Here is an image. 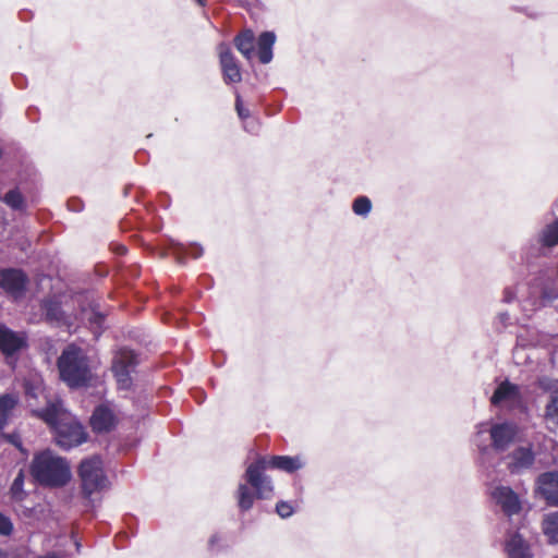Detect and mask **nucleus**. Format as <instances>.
<instances>
[{
  "label": "nucleus",
  "mask_w": 558,
  "mask_h": 558,
  "mask_svg": "<svg viewBox=\"0 0 558 558\" xmlns=\"http://www.w3.org/2000/svg\"><path fill=\"white\" fill-rule=\"evenodd\" d=\"M0 201L13 210L23 211L26 208L25 198L17 189L10 190L3 196L0 195Z\"/></svg>",
  "instance_id": "nucleus-20"
},
{
  "label": "nucleus",
  "mask_w": 558,
  "mask_h": 558,
  "mask_svg": "<svg viewBox=\"0 0 558 558\" xmlns=\"http://www.w3.org/2000/svg\"><path fill=\"white\" fill-rule=\"evenodd\" d=\"M543 295H544V298H546V299H548V300H555V299H557V298H558V290H554V291H551V292H550V293H548V294L544 291V294H543Z\"/></svg>",
  "instance_id": "nucleus-35"
},
{
  "label": "nucleus",
  "mask_w": 558,
  "mask_h": 558,
  "mask_svg": "<svg viewBox=\"0 0 558 558\" xmlns=\"http://www.w3.org/2000/svg\"><path fill=\"white\" fill-rule=\"evenodd\" d=\"M78 474L82 482V492L86 498L101 490L107 485V478L102 469V461L94 456L81 462Z\"/></svg>",
  "instance_id": "nucleus-5"
},
{
  "label": "nucleus",
  "mask_w": 558,
  "mask_h": 558,
  "mask_svg": "<svg viewBox=\"0 0 558 558\" xmlns=\"http://www.w3.org/2000/svg\"><path fill=\"white\" fill-rule=\"evenodd\" d=\"M23 486H24V475L22 472H20L16 475V477L14 478V481L11 485V488H10L11 496L15 501H22L24 499L26 494L23 489Z\"/></svg>",
  "instance_id": "nucleus-26"
},
{
  "label": "nucleus",
  "mask_w": 558,
  "mask_h": 558,
  "mask_svg": "<svg viewBox=\"0 0 558 558\" xmlns=\"http://www.w3.org/2000/svg\"><path fill=\"white\" fill-rule=\"evenodd\" d=\"M497 319L498 322L502 325V326H506L510 319L509 317V314L504 312V313H500L498 316H497Z\"/></svg>",
  "instance_id": "nucleus-34"
},
{
  "label": "nucleus",
  "mask_w": 558,
  "mask_h": 558,
  "mask_svg": "<svg viewBox=\"0 0 558 558\" xmlns=\"http://www.w3.org/2000/svg\"><path fill=\"white\" fill-rule=\"evenodd\" d=\"M119 252L124 253L125 252V247L119 248Z\"/></svg>",
  "instance_id": "nucleus-41"
},
{
  "label": "nucleus",
  "mask_w": 558,
  "mask_h": 558,
  "mask_svg": "<svg viewBox=\"0 0 558 558\" xmlns=\"http://www.w3.org/2000/svg\"><path fill=\"white\" fill-rule=\"evenodd\" d=\"M26 343V338L23 333L15 332L4 325H0V350L11 355L22 349Z\"/></svg>",
  "instance_id": "nucleus-13"
},
{
  "label": "nucleus",
  "mask_w": 558,
  "mask_h": 558,
  "mask_svg": "<svg viewBox=\"0 0 558 558\" xmlns=\"http://www.w3.org/2000/svg\"><path fill=\"white\" fill-rule=\"evenodd\" d=\"M19 402L20 398L16 393H4L0 396V429L8 425Z\"/></svg>",
  "instance_id": "nucleus-17"
},
{
  "label": "nucleus",
  "mask_w": 558,
  "mask_h": 558,
  "mask_svg": "<svg viewBox=\"0 0 558 558\" xmlns=\"http://www.w3.org/2000/svg\"><path fill=\"white\" fill-rule=\"evenodd\" d=\"M492 496L507 515L515 514L521 510L520 499L510 487L498 486L493 490Z\"/></svg>",
  "instance_id": "nucleus-10"
},
{
  "label": "nucleus",
  "mask_w": 558,
  "mask_h": 558,
  "mask_svg": "<svg viewBox=\"0 0 558 558\" xmlns=\"http://www.w3.org/2000/svg\"><path fill=\"white\" fill-rule=\"evenodd\" d=\"M39 558H58V556H57L56 554H53V553H52V554H47V555H45V556H41V557H39Z\"/></svg>",
  "instance_id": "nucleus-37"
},
{
  "label": "nucleus",
  "mask_w": 558,
  "mask_h": 558,
  "mask_svg": "<svg viewBox=\"0 0 558 558\" xmlns=\"http://www.w3.org/2000/svg\"><path fill=\"white\" fill-rule=\"evenodd\" d=\"M0 558H4V555L1 550H0Z\"/></svg>",
  "instance_id": "nucleus-43"
},
{
  "label": "nucleus",
  "mask_w": 558,
  "mask_h": 558,
  "mask_svg": "<svg viewBox=\"0 0 558 558\" xmlns=\"http://www.w3.org/2000/svg\"><path fill=\"white\" fill-rule=\"evenodd\" d=\"M46 318L50 322L61 323L63 320V312L57 301L47 300L44 302Z\"/></svg>",
  "instance_id": "nucleus-24"
},
{
  "label": "nucleus",
  "mask_w": 558,
  "mask_h": 558,
  "mask_svg": "<svg viewBox=\"0 0 558 558\" xmlns=\"http://www.w3.org/2000/svg\"><path fill=\"white\" fill-rule=\"evenodd\" d=\"M489 434L493 447L497 451H505L514 440L517 435V426L511 423H500L490 425L489 423H481L474 441L478 448H482V436Z\"/></svg>",
  "instance_id": "nucleus-6"
},
{
  "label": "nucleus",
  "mask_w": 558,
  "mask_h": 558,
  "mask_svg": "<svg viewBox=\"0 0 558 558\" xmlns=\"http://www.w3.org/2000/svg\"><path fill=\"white\" fill-rule=\"evenodd\" d=\"M60 379L70 388L87 386L93 379L90 361L86 352L76 344L66 345L57 361Z\"/></svg>",
  "instance_id": "nucleus-2"
},
{
  "label": "nucleus",
  "mask_w": 558,
  "mask_h": 558,
  "mask_svg": "<svg viewBox=\"0 0 558 558\" xmlns=\"http://www.w3.org/2000/svg\"><path fill=\"white\" fill-rule=\"evenodd\" d=\"M545 416L549 423L558 425V395L551 396L550 401L546 405Z\"/></svg>",
  "instance_id": "nucleus-28"
},
{
  "label": "nucleus",
  "mask_w": 558,
  "mask_h": 558,
  "mask_svg": "<svg viewBox=\"0 0 558 558\" xmlns=\"http://www.w3.org/2000/svg\"><path fill=\"white\" fill-rule=\"evenodd\" d=\"M534 459L531 447H518L507 456V466L511 473H519L531 468Z\"/></svg>",
  "instance_id": "nucleus-12"
},
{
  "label": "nucleus",
  "mask_w": 558,
  "mask_h": 558,
  "mask_svg": "<svg viewBox=\"0 0 558 558\" xmlns=\"http://www.w3.org/2000/svg\"><path fill=\"white\" fill-rule=\"evenodd\" d=\"M29 469L32 476L44 486L62 487L71 480L68 461L50 449L36 453Z\"/></svg>",
  "instance_id": "nucleus-4"
},
{
  "label": "nucleus",
  "mask_w": 558,
  "mask_h": 558,
  "mask_svg": "<svg viewBox=\"0 0 558 558\" xmlns=\"http://www.w3.org/2000/svg\"><path fill=\"white\" fill-rule=\"evenodd\" d=\"M267 466L292 473L303 466V461L299 457L274 456L268 462L259 459L251 463L246 469L245 478L260 499L270 498L274 490L270 478L264 474Z\"/></svg>",
  "instance_id": "nucleus-3"
},
{
  "label": "nucleus",
  "mask_w": 558,
  "mask_h": 558,
  "mask_svg": "<svg viewBox=\"0 0 558 558\" xmlns=\"http://www.w3.org/2000/svg\"><path fill=\"white\" fill-rule=\"evenodd\" d=\"M25 393L28 398L38 399L44 395V381L40 376H29L24 381Z\"/></svg>",
  "instance_id": "nucleus-22"
},
{
  "label": "nucleus",
  "mask_w": 558,
  "mask_h": 558,
  "mask_svg": "<svg viewBox=\"0 0 558 558\" xmlns=\"http://www.w3.org/2000/svg\"><path fill=\"white\" fill-rule=\"evenodd\" d=\"M235 47L236 49L245 57L247 60H251L254 54V41L255 37L252 31H245L241 33L235 38Z\"/></svg>",
  "instance_id": "nucleus-19"
},
{
  "label": "nucleus",
  "mask_w": 558,
  "mask_h": 558,
  "mask_svg": "<svg viewBox=\"0 0 558 558\" xmlns=\"http://www.w3.org/2000/svg\"><path fill=\"white\" fill-rule=\"evenodd\" d=\"M239 507L241 510L246 511L252 508L254 497L250 493L248 487L245 484H240L238 489Z\"/></svg>",
  "instance_id": "nucleus-25"
},
{
  "label": "nucleus",
  "mask_w": 558,
  "mask_h": 558,
  "mask_svg": "<svg viewBox=\"0 0 558 558\" xmlns=\"http://www.w3.org/2000/svg\"><path fill=\"white\" fill-rule=\"evenodd\" d=\"M26 286L25 275L17 269H4L0 271V287L14 298L20 296Z\"/></svg>",
  "instance_id": "nucleus-9"
},
{
  "label": "nucleus",
  "mask_w": 558,
  "mask_h": 558,
  "mask_svg": "<svg viewBox=\"0 0 558 558\" xmlns=\"http://www.w3.org/2000/svg\"><path fill=\"white\" fill-rule=\"evenodd\" d=\"M513 299H514V294L510 290H506L504 301L511 302Z\"/></svg>",
  "instance_id": "nucleus-36"
},
{
  "label": "nucleus",
  "mask_w": 558,
  "mask_h": 558,
  "mask_svg": "<svg viewBox=\"0 0 558 558\" xmlns=\"http://www.w3.org/2000/svg\"><path fill=\"white\" fill-rule=\"evenodd\" d=\"M215 542H216V537H215V536H213V537L210 538V545H213Z\"/></svg>",
  "instance_id": "nucleus-39"
},
{
  "label": "nucleus",
  "mask_w": 558,
  "mask_h": 558,
  "mask_svg": "<svg viewBox=\"0 0 558 558\" xmlns=\"http://www.w3.org/2000/svg\"><path fill=\"white\" fill-rule=\"evenodd\" d=\"M538 489L548 504L558 506V473L547 472L538 476Z\"/></svg>",
  "instance_id": "nucleus-14"
},
{
  "label": "nucleus",
  "mask_w": 558,
  "mask_h": 558,
  "mask_svg": "<svg viewBox=\"0 0 558 558\" xmlns=\"http://www.w3.org/2000/svg\"><path fill=\"white\" fill-rule=\"evenodd\" d=\"M352 209L359 216H367L372 209V202L366 196H360L354 199Z\"/></svg>",
  "instance_id": "nucleus-27"
},
{
  "label": "nucleus",
  "mask_w": 558,
  "mask_h": 558,
  "mask_svg": "<svg viewBox=\"0 0 558 558\" xmlns=\"http://www.w3.org/2000/svg\"><path fill=\"white\" fill-rule=\"evenodd\" d=\"M543 532L550 543L558 544V512L549 513L544 518Z\"/></svg>",
  "instance_id": "nucleus-21"
},
{
  "label": "nucleus",
  "mask_w": 558,
  "mask_h": 558,
  "mask_svg": "<svg viewBox=\"0 0 558 558\" xmlns=\"http://www.w3.org/2000/svg\"><path fill=\"white\" fill-rule=\"evenodd\" d=\"M201 5H204V1L203 0H196Z\"/></svg>",
  "instance_id": "nucleus-42"
},
{
  "label": "nucleus",
  "mask_w": 558,
  "mask_h": 558,
  "mask_svg": "<svg viewBox=\"0 0 558 558\" xmlns=\"http://www.w3.org/2000/svg\"><path fill=\"white\" fill-rule=\"evenodd\" d=\"M33 413L53 429L56 441L61 448L71 449L86 440L83 426L63 408L59 399H47L46 408L34 410Z\"/></svg>",
  "instance_id": "nucleus-1"
},
{
  "label": "nucleus",
  "mask_w": 558,
  "mask_h": 558,
  "mask_svg": "<svg viewBox=\"0 0 558 558\" xmlns=\"http://www.w3.org/2000/svg\"><path fill=\"white\" fill-rule=\"evenodd\" d=\"M119 252L124 253L125 252V247L119 248Z\"/></svg>",
  "instance_id": "nucleus-40"
},
{
  "label": "nucleus",
  "mask_w": 558,
  "mask_h": 558,
  "mask_svg": "<svg viewBox=\"0 0 558 558\" xmlns=\"http://www.w3.org/2000/svg\"><path fill=\"white\" fill-rule=\"evenodd\" d=\"M539 241L544 246L548 247L558 244V220L543 229Z\"/></svg>",
  "instance_id": "nucleus-23"
},
{
  "label": "nucleus",
  "mask_w": 558,
  "mask_h": 558,
  "mask_svg": "<svg viewBox=\"0 0 558 558\" xmlns=\"http://www.w3.org/2000/svg\"><path fill=\"white\" fill-rule=\"evenodd\" d=\"M89 320L97 325V326H100L104 322V316L100 314V313H96L94 312L89 318Z\"/></svg>",
  "instance_id": "nucleus-33"
},
{
  "label": "nucleus",
  "mask_w": 558,
  "mask_h": 558,
  "mask_svg": "<svg viewBox=\"0 0 558 558\" xmlns=\"http://www.w3.org/2000/svg\"><path fill=\"white\" fill-rule=\"evenodd\" d=\"M113 413L104 405L97 407L90 417V425L98 433L108 432L113 426Z\"/></svg>",
  "instance_id": "nucleus-16"
},
{
  "label": "nucleus",
  "mask_w": 558,
  "mask_h": 558,
  "mask_svg": "<svg viewBox=\"0 0 558 558\" xmlns=\"http://www.w3.org/2000/svg\"><path fill=\"white\" fill-rule=\"evenodd\" d=\"M137 364L136 355L126 348L120 349L112 362V372L120 390H129L132 386L131 373Z\"/></svg>",
  "instance_id": "nucleus-7"
},
{
  "label": "nucleus",
  "mask_w": 558,
  "mask_h": 558,
  "mask_svg": "<svg viewBox=\"0 0 558 558\" xmlns=\"http://www.w3.org/2000/svg\"><path fill=\"white\" fill-rule=\"evenodd\" d=\"M493 405L505 409H513L521 403L519 386L505 380L498 385L490 398Z\"/></svg>",
  "instance_id": "nucleus-8"
},
{
  "label": "nucleus",
  "mask_w": 558,
  "mask_h": 558,
  "mask_svg": "<svg viewBox=\"0 0 558 558\" xmlns=\"http://www.w3.org/2000/svg\"><path fill=\"white\" fill-rule=\"evenodd\" d=\"M276 511L281 518H289L293 513V508L286 501H280L276 506Z\"/></svg>",
  "instance_id": "nucleus-30"
},
{
  "label": "nucleus",
  "mask_w": 558,
  "mask_h": 558,
  "mask_svg": "<svg viewBox=\"0 0 558 558\" xmlns=\"http://www.w3.org/2000/svg\"><path fill=\"white\" fill-rule=\"evenodd\" d=\"M219 57L223 81L227 84L239 83L242 80V74L232 52L227 46L221 45L219 47Z\"/></svg>",
  "instance_id": "nucleus-11"
},
{
  "label": "nucleus",
  "mask_w": 558,
  "mask_h": 558,
  "mask_svg": "<svg viewBox=\"0 0 558 558\" xmlns=\"http://www.w3.org/2000/svg\"><path fill=\"white\" fill-rule=\"evenodd\" d=\"M10 440L12 444H14L15 446H20V442H17V440L15 439V436H11L10 437Z\"/></svg>",
  "instance_id": "nucleus-38"
},
{
  "label": "nucleus",
  "mask_w": 558,
  "mask_h": 558,
  "mask_svg": "<svg viewBox=\"0 0 558 558\" xmlns=\"http://www.w3.org/2000/svg\"><path fill=\"white\" fill-rule=\"evenodd\" d=\"M189 254L192 257L197 258V257H199L203 254V248L201 246H198V245H192L190 247Z\"/></svg>",
  "instance_id": "nucleus-32"
},
{
  "label": "nucleus",
  "mask_w": 558,
  "mask_h": 558,
  "mask_svg": "<svg viewBox=\"0 0 558 558\" xmlns=\"http://www.w3.org/2000/svg\"><path fill=\"white\" fill-rule=\"evenodd\" d=\"M276 43V35L272 32H264L257 39V54L263 64L272 60V48Z\"/></svg>",
  "instance_id": "nucleus-18"
},
{
  "label": "nucleus",
  "mask_w": 558,
  "mask_h": 558,
  "mask_svg": "<svg viewBox=\"0 0 558 558\" xmlns=\"http://www.w3.org/2000/svg\"><path fill=\"white\" fill-rule=\"evenodd\" d=\"M235 109L238 111L239 117L242 120H245L250 117V111L243 107L242 100H241V97L239 94L236 95Z\"/></svg>",
  "instance_id": "nucleus-31"
},
{
  "label": "nucleus",
  "mask_w": 558,
  "mask_h": 558,
  "mask_svg": "<svg viewBox=\"0 0 558 558\" xmlns=\"http://www.w3.org/2000/svg\"><path fill=\"white\" fill-rule=\"evenodd\" d=\"M505 549L508 558H533L529 544L519 533L509 536Z\"/></svg>",
  "instance_id": "nucleus-15"
},
{
  "label": "nucleus",
  "mask_w": 558,
  "mask_h": 558,
  "mask_svg": "<svg viewBox=\"0 0 558 558\" xmlns=\"http://www.w3.org/2000/svg\"><path fill=\"white\" fill-rule=\"evenodd\" d=\"M13 531V524L11 520L0 513V535H10Z\"/></svg>",
  "instance_id": "nucleus-29"
}]
</instances>
